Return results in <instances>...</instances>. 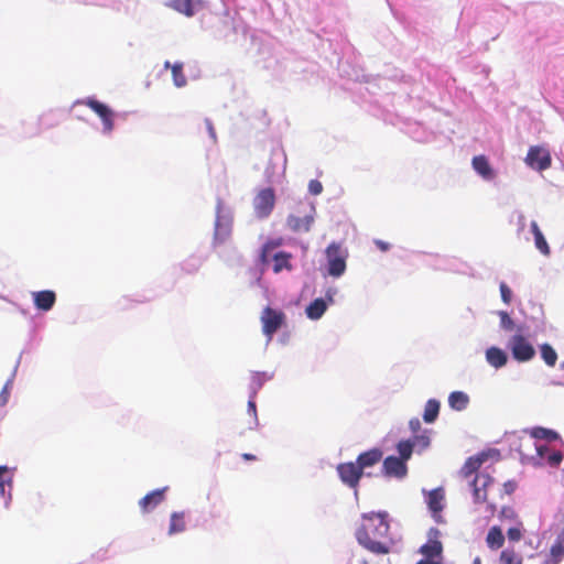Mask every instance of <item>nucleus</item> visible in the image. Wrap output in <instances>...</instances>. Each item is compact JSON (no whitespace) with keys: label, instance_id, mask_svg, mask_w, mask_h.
<instances>
[{"label":"nucleus","instance_id":"1","mask_svg":"<svg viewBox=\"0 0 564 564\" xmlns=\"http://www.w3.org/2000/svg\"><path fill=\"white\" fill-rule=\"evenodd\" d=\"M390 524L386 512H370L362 514V523L355 535L358 543L367 551L384 555L391 551L393 540L389 538Z\"/></svg>","mask_w":564,"mask_h":564},{"label":"nucleus","instance_id":"2","mask_svg":"<svg viewBox=\"0 0 564 564\" xmlns=\"http://www.w3.org/2000/svg\"><path fill=\"white\" fill-rule=\"evenodd\" d=\"M325 254L328 264V274L335 278L343 275L346 271L347 250L344 249L339 242H332L326 248Z\"/></svg>","mask_w":564,"mask_h":564},{"label":"nucleus","instance_id":"3","mask_svg":"<svg viewBox=\"0 0 564 564\" xmlns=\"http://www.w3.org/2000/svg\"><path fill=\"white\" fill-rule=\"evenodd\" d=\"M301 209L299 210L302 215H290L286 219L288 227L293 232H307L315 218V206L311 203H301Z\"/></svg>","mask_w":564,"mask_h":564},{"label":"nucleus","instance_id":"4","mask_svg":"<svg viewBox=\"0 0 564 564\" xmlns=\"http://www.w3.org/2000/svg\"><path fill=\"white\" fill-rule=\"evenodd\" d=\"M260 321L262 324L263 334L268 340H271L273 335L285 323V314L280 310L265 306L261 312Z\"/></svg>","mask_w":564,"mask_h":564},{"label":"nucleus","instance_id":"5","mask_svg":"<svg viewBox=\"0 0 564 564\" xmlns=\"http://www.w3.org/2000/svg\"><path fill=\"white\" fill-rule=\"evenodd\" d=\"M275 205V194L271 187L262 188L253 198V209L258 218H267Z\"/></svg>","mask_w":564,"mask_h":564},{"label":"nucleus","instance_id":"6","mask_svg":"<svg viewBox=\"0 0 564 564\" xmlns=\"http://www.w3.org/2000/svg\"><path fill=\"white\" fill-rule=\"evenodd\" d=\"M336 470L341 482L354 489L357 495L359 481L364 475L358 464L354 462L341 463Z\"/></svg>","mask_w":564,"mask_h":564},{"label":"nucleus","instance_id":"7","mask_svg":"<svg viewBox=\"0 0 564 564\" xmlns=\"http://www.w3.org/2000/svg\"><path fill=\"white\" fill-rule=\"evenodd\" d=\"M419 552L429 560H442L443 543L441 541V531L436 528H431L427 531V541L424 543Z\"/></svg>","mask_w":564,"mask_h":564},{"label":"nucleus","instance_id":"8","mask_svg":"<svg viewBox=\"0 0 564 564\" xmlns=\"http://www.w3.org/2000/svg\"><path fill=\"white\" fill-rule=\"evenodd\" d=\"M508 347L511 350L513 358L520 362L529 361L535 355L534 347L522 335L512 336Z\"/></svg>","mask_w":564,"mask_h":564},{"label":"nucleus","instance_id":"9","mask_svg":"<svg viewBox=\"0 0 564 564\" xmlns=\"http://www.w3.org/2000/svg\"><path fill=\"white\" fill-rule=\"evenodd\" d=\"M525 162L534 170L544 171L551 166L552 159L549 150L535 145L529 149Z\"/></svg>","mask_w":564,"mask_h":564},{"label":"nucleus","instance_id":"10","mask_svg":"<svg viewBox=\"0 0 564 564\" xmlns=\"http://www.w3.org/2000/svg\"><path fill=\"white\" fill-rule=\"evenodd\" d=\"M445 492L443 488H435L427 494L426 503L437 523H443L442 511L444 509Z\"/></svg>","mask_w":564,"mask_h":564},{"label":"nucleus","instance_id":"11","mask_svg":"<svg viewBox=\"0 0 564 564\" xmlns=\"http://www.w3.org/2000/svg\"><path fill=\"white\" fill-rule=\"evenodd\" d=\"M85 105L88 106L93 111H95L100 117L104 124V131L106 133H110L113 130L112 110L105 104L93 98H88L85 101Z\"/></svg>","mask_w":564,"mask_h":564},{"label":"nucleus","instance_id":"12","mask_svg":"<svg viewBox=\"0 0 564 564\" xmlns=\"http://www.w3.org/2000/svg\"><path fill=\"white\" fill-rule=\"evenodd\" d=\"M85 105L88 106L93 111H95L100 117L104 124V131L106 133H110L113 130L112 110L105 104L93 98H88L85 101Z\"/></svg>","mask_w":564,"mask_h":564},{"label":"nucleus","instance_id":"13","mask_svg":"<svg viewBox=\"0 0 564 564\" xmlns=\"http://www.w3.org/2000/svg\"><path fill=\"white\" fill-rule=\"evenodd\" d=\"M383 474L388 477L403 478L408 473V467L403 459L395 456H388L382 465Z\"/></svg>","mask_w":564,"mask_h":564},{"label":"nucleus","instance_id":"14","mask_svg":"<svg viewBox=\"0 0 564 564\" xmlns=\"http://www.w3.org/2000/svg\"><path fill=\"white\" fill-rule=\"evenodd\" d=\"M166 6L186 17H193L204 7V2L202 0H169Z\"/></svg>","mask_w":564,"mask_h":564},{"label":"nucleus","instance_id":"15","mask_svg":"<svg viewBox=\"0 0 564 564\" xmlns=\"http://www.w3.org/2000/svg\"><path fill=\"white\" fill-rule=\"evenodd\" d=\"M167 487L162 489H155L148 495H145L140 501L139 506L143 512H150L154 508H156L165 498V491Z\"/></svg>","mask_w":564,"mask_h":564},{"label":"nucleus","instance_id":"16","mask_svg":"<svg viewBox=\"0 0 564 564\" xmlns=\"http://www.w3.org/2000/svg\"><path fill=\"white\" fill-rule=\"evenodd\" d=\"M32 296L35 307L45 312L50 311L56 302V294L51 290L33 292Z\"/></svg>","mask_w":564,"mask_h":564},{"label":"nucleus","instance_id":"17","mask_svg":"<svg viewBox=\"0 0 564 564\" xmlns=\"http://www.w3.org/2000/svg\"><path fill=\"white\" fill-rule=\"evenodd\" d=\"M383 453L379 448H371L358 455L356 463L360 467L361 471L368 467H372L382 459Z\"/></svg>","mask_w":564,"mask_h":564},{"label":"nucleus","instance_id":"18","mask_svg":"<svg viewBox=\"0 0 564 564\" xmlns=\"http://www.w3.org/2000/svg\"><path fill=\"white\" fill-rule=\"evenodd\" d=\"M491 485V479L487 475H476L473 487H474V497L477 502H482L487 500L488 490L487 487Z\"/></svg>","mask_w":564,"mask_h":564},{"label":"nucleus","instance_id":"19","mask_svg":"<svg viewBox=\"0 0 564 564\" xmlns=\"http://www.w3.org/2000/svg\"><path fill=\"white\" fill-rule=\"evenodd\" d=\"M530 228H531V232L533 234V237H534V245H535L536 249L542 254L550 256L551 250H550L549 243H547L543 232L541 231L538 223L534 220L531 221Z\"/></svg>","mask_w":564,"mask_h":564},{"label":"nucleus","instance_id":"20","mask_svg":"<svg viewBox=\"0 0 564 564\" xmlns=\"http://www.w3.org/2000/svg\"><path fill=\"white\" fill-rule=\"evenodd\" d=\"M487 459V454L486 453H482L480 455H477V456H473V457H469L464 466L462 467V475L465 477V478H468L470 477L475 471H477L479 469V467L481 466V464Z\"/></svg>","mask_w":564,"mask_h":564},{"label":"nucleus","instance_id":"21","mask_svg":"<svg viewBox=\"0 0 564 564\" xmlns=\"http://www.w3.org/2000/svg\"><path fill=\"white\" fill-rule=\"evenodd\" d=\"M327 308V304L323 299H315L307 307L306 315L311 319H318L323 316Z\"/></svg>","mask_w":564,"mask_h":564},{"label":"nucleus","instance_id":"22","mask_svg":"<svg viewBox=\"0 0 564 564\" xmlns=\"http://www.w3.org/2000/svg\"><path fill=\"white\" fill-rule=\"evenodd\" d=\"M185 514L184 512H173L170 519L169 534L181 533L185 530Z\"/></svg>","mask_w":564,"mask_h":564},{"label":"nucleus","instance_id":"23","mask_svg":"<svg viewBox=\"0 0 564 564\" xmlns=\"http://www.w3.org/2000/svg\"><path fill=\"white\" fill-rule=\"evenodd\" d=\"M530 436L536 440H546L549 442L557 441L560 435L557 432L545 429L542 426H536L530 430Z\"/></svg>","mask_w":564,"mask_h":564},{"label":"nucleus","instance_id":"24","mask_svg":"<svg viewBox=\"0 0 564 564\" xmlns=\"http://www.w3.org/2000/svg\"><path fill=\"white\" fill-rule=\"evenodd\" d=\"M165 68H171L172 70V77L175 86L183 87L186 85L187 80L183 73V64L182 63H174L173 65L170 64V62H165L164 64Z\"/></svg>","mask_w":564,"mask_h":564},{"label":"nucleus","instance_id":"25","mask_svg":"<svg viewBox=\"0 0 564 564\" xmlns=\"http://www.w3.org/2000/svg\"><path fill=\"white\" fill-rule=\"evenodd\" d=\"M468 402V395L462 391L452 392L448 397L449 406L457 411L466 409Z\"/></svg>","mask_w":564,"mask_h":564},{"label":"nucleus","instance_id":"26","mask_svg":"<svg viewBox=\"0 0 564 564\" xmlns=\"http://www.w3.org/2000/svg\"><path fill=\"white\" fill-rule=\"evenodd\" d=\"M440 413V402L435 399H430L425 403L423 420L426 423H433Z\"/></svg>","mask_w":564,"mask_h":564},{"label":"nucleus","instance_id":"27","mask_svg":"<svg viewBox=\"0 0 564 564\" xmlns=\"http://www.w3.org/2000/svg\"><path fill=\"white\" fill-rule=\"evenodd\" d=\"M291 254L286 252H276L273 256V271L275 273L281 272L283 269L290 270L292 268L290 263Z\"/></svg>","mask_w":564,"mask_h":564},{"label":"nucleus","instance_id":"28","mask_svg":"<svg viewBox=\"0 0 564 564\" xmlns=\"http://www.w3.org/2000/svg\"><path fill=\"white\" fill-rule=\"evenodd\" d=\"M541 357L549 367H554L557 361V354L549 344H543L540 347Z\"/></svg>","mask_w":564,"mask_h":564},{"label":"nucleus","instance_id":"29","mask_svg":"<svg viewBox=\"0 0 564 564\" xmlns=\"http://www.w3.org/2000/svg\"><path fill=\"white\" fill-rule=\"evenodd\" d=\"M474 169L482 176L487 177L490 175V166L487 159L482 155L475 156L473 159Z\"/></svg>","mask_w":564,"mask_h":564},{"label":"nucleus","instance_id":"30","mask_svg":"<svg viewBox=\"0 0 564 564\" xmlns=\"http://www.w3.org/2000/svg\"><path fill=\"white\" fill-rule=\"evenodd\" d=\"M522 528L523 524L521 521H516L510 523V527L507 529V536L511 542H518L522 539Z\"/></svg>","mask_w":564,"mask_h":564},{"label":"nucleus","instance_id":"31","mask_svg":"<svg viewBox=\"0 0 564 564\" xmlns=\"http://www.w3.org/2000/svg\"><path fill=\"white\" fill-rule=\"evenodd\" d=\"M413 446H414V444L410 441L399 442L397 445V449L400 454V457H398V458L403 459V462H406L412 455Z\"/></svg>","mask_w":564,"mask_h":564},{"label":"nucleus","instance_id":"32","mask_svg":"<svg viewBox=\"0 0 564 564\" xmlns=\"http://www.w3.org/2000/svg\"><path fill=\"white\" fill-rule=\"evenodd\" d=\"M500 564H522V558L514 551L506 550L500 554Z\"/></svg>","mask_w":564,"mask_h":564},{"label":"nucleus","instance_id":"33","mask_svg":"<svg viewBox=\"0 0 564 564\" xmlns=\"http://www.w3.org/2000/svg\"><path fill=\"white\" fill-rule=\"evenodd\" d=\"M563 460V454L560 451H551L544 458V462L551 467H557Z\"/></svg>","mask_w":564,"mask_h":564},{"label":"nucleus","instance_id":"34","mask_svg":"<svg viewBox=\"0 0 564 564\" xmlns=\"http://www.w3.org/2000/svg\"><path fill=\"white\" fill-rule=\"evenodd\" d=\"M506 441L514 446V451H517L520 455H524L522 445L523 438L519 436L517 433H511L506 435Z\"/></svg>","mask_w":564,"mask_h":564},{"label":"nucleus","instance_id":"35","mask_svg":"<svg viewBox=\"0 0 564 564\" xmlns=\"http://www.w3.org/2000/svg\"><path fill=\"white\" fill-rule=\"evenodd\" d=\"M279 246H280L279 241H268L267 243L263 245V247L261 249V254H260L262 263L268 262L271 251Z\"/></svg>","mask_w":564,"mask_h":564},{"label":"nucleus","instance_id":"36","mask_svg":"<svg viewBox=\"0 0 564 564\" xmlns=\"http://www.w3.org/2000/svg\"><path fill=\"white\" fill-rule=\"evenodd\" d=\"M500 518H501V521H509L510 523L520 521L518 519L517 512L511 507H503L500 511Z\"/></svg>","mask_w":564,"mask_h":564},{"label":"nucleus","instance_id":"37","mask_svg":"<svg viewBox=\"0 0 564 564\" xmlns=\"http://www.w3.org/2000/svg\"><path fill=\"white\" fill-rule=\"evenodd\" d=\"M500 317V326L507 330H513L514 328V322L509 316V314L505 311H501L498 313Z\"/></svg>","mask_w":564,"mask_h":564},{"label":"nucleus","instance_id":"38","mask_svg":"<svg viewBox=\"0 0 564 564\" xmlns=\"http://www.w3.org/2000/svg\"><path fill=\"white\" fill-rule=\"evenodd\" d=\"M499 289L502 302L510 304L512 300V291L510 288L506 283L501 282Z\"/></svg>","mask_w":564,"mask_h":564},{"label":"nucleus","instance_id":"39","mask_svg":"<svg viewBox=\"0 0 564 564\" xmlns=\"http://www.w3.org/2000/svg\"><path fill=\"white\" fill-rule=\"evenodd\" d=\"M248 413L252 417L253 425H258L257 405L254 401V394L250 397L248 401Z\"/></svg>","mask_w":564,"mask_h":564},{"label":"nucleus","instance_id":"40","mask_svg":"<svg viewBox=\"0 0 564 564\" xmlns=\"http://www.w3.org/2000/svg\"><path fill=\"white\" fill-rule=\"evenodd\" d=\"M308 191L312 195H319L323 192V185L317 180H312L308 183Z\"/></svg>","mask_w":564,"mask_h":564},{"label":"nucleus","instance_id":"41","mask_svg":"<svg viewBox=\"0 0 564 564\" xmlns=\"http://www.w3.org/2000/svg\"><path fill=\"white\" fill-rule=\"evenodd\" d=\"M507 355L503 350L496 348V368L502 367L507 362Z\"/></svg>","mask_w":564,"mask_h":564},{"label":"nucleus","instance_id":"42","mask_svg":"<svg viewBox=\"0 0 564 564\" xmlns=\"http://www.w3.org/2000/svg\"><path fill=\"white\" fill-rule=\"evenodd\" d=\"M414 440L413 444L421 448H426L430 445V437L426 434L415 435Z\"/></svg>","mask_w":564,"mask_h":564},{"label":"nucleus","instance_id":"43","mask_svg":"<svg viewBox=\"0 0 564 564\" xmlns=\"http://www.w3.org/2000/svg\"><path fill=\"white\" fill-rule=\"evenodd\" d=\"M551 554L553 557H561L564 554V546L555 541V543L551 547Z\"/></svg>","mask_w":564,"mask_h":564},{"label":"nucleus","instance_id":"44","mask_svg":"<svg viewBox=\"0 0 564 564\" xmlns=\"http://www.w3.org/2000/svg\"><path fill=\"white\" fill-rule=\"evenodd\" d=\"M518 485L514 480H509L507 482L503 484V492L506 495H511L514 492V490L517 489Z\"/></svg>","mask_w":564,"mask_h":564},{"label":"nucleus","instance_id":"45","mask_svg":"<svg viewBox=\"0 0 564 564\" xmlns=\"http://www.w3.org/2000/svg\"><path fill=\"white\" fill-rule=\"evenodd\" d=\"M505 543V535L500 528L496 527V549H500Z\"/></svg>","mask_w":564,"mask_h":564},{"label":"nucleus","instance_id":"46","mask_svg":"<svg viewBox=\"0 0 564 564\" xmlns=\"http://www.w3.org/2000/svg\"><path fill=\"white\" fill-rule=\"evenodd\" d=\"M535 449H536V453H538V456L544 460V458L546 457V455L550 453V448L545 445H536L535 446Z\"/></svg>","mask_w":564,"mask_h":564},{"label":"nucleus","instance_id":"47","mask_svg":"<svg viewBox=\"0 0 564 564\" xmlns=\"http://www.w3.org/2000/svg\"><path fill=\"white\" fill-rule=\"evenodd\" d=\"M409 425L413 433H417L421 430V422L416 417L410 420Z\"/></svg>","mask_w":564,"mask_h":564},{"label":"nucleus","instance_id":"48","mask_svg":"<svg viewBox=\"0 0 564 564\" xmlns=\"http://www.w3.org/2000/svg\"><path fill=\"white\" fill-rule=\"evenodd\" d=\"M6 485H8L10 488L12 487V478L11 477H8L4 480H0V495L1 496H4Z\"/></svg>","mask_w":564,"mask_h":564},{"label":"nucleus","instance_id":"49","mask_svg":"<svg viewBox=\"0 0 564 564\" xmlns=\"http://www.w3.org/2000/svg\"><path fill=\"white\" fill-rule=\"evenodd\" d=\"M375 243L381 251H388L390 249V245L386 241L376 240Z\"/></svg>","mask_w":564,"mask_h":564},{"label":"nucleus","instance_id":"50","mask_svg":"<svg viewBox=\"0 0 564 564\" xmlns=\"http://www.w3.org/2000/svg\"><path fill=\"white\" fill-rule=\"evenodd\" d=\"M486 358L490 365H494V346L486 350Z\"/></svg>","mask_w":564,"mask_h":564},{"label":"nucleus","instance_id":"51","mask_svg":"<svg viewBox=\"0 0 564 564\" xmlns=\"http://www.w3.org/2000/svg\"><path fill=\"white\" fill-rule=\"evenodd\" d=\"M486 541L488 543V545L490 547H494V528H491L488 533H487V538H486Z\"/></svg>","mask_w":564,"mask_h":564},{"label":"nucleus","instance_id":"52","mask_svg":"<svg viewBox=\"0 0 564 564\" xmlns=\"http://www.w3.org/2000/svg\"><path fill=\"white\" fill-rule=\"evenodd\" d=\"M416 564H444V563H442L440 560L424 558V560H420Z\"/></svg>","mask_w":564,"mask_h":564},{"label":"nucleus","instance_id":"53","mask_svg":"<svg viewBox=\"0 0 564 564\" xmlns=\"http://www.w3.org/2000/svg\"><path fill=\"white\" fill-rule=\"evenodd\" d=\"M8 401V392L6 389L0 393V405H4Z\"/></svg>","mask_w":564,"mask_h":564},{"label":"nucleus","instance_id":"54","mask_svg":"<svg viewBox=\"0 0 564 564\" xmlns=\"http://www.w3.org/2000/svg\"><path fill=\"white\" fill-rule=\"evenodd\" d=\"M8 474V467L7 466H0V480H4V475Z\"/></svg>","mask_w":564,"mask_h":564},{"label":"nucleus","instance_id":"55","mask_svg":"<svg viewBox=\"0 0 564 564\" xmlns=\"http://www.w3.org/2000/svg\"><path fill=\"white\" fill-rule=\"evenodd\" d=\"M242 458L245 460H256L257 459V457L253 454H249V453L242 454Z\"/></svg>","mask_w":564,"mask_h":564},{"label":"nucleus","instance_id":"56","mask_svg":"<svg viewBox=\"0 0 564 564\" xmlns=\"http://www.w3.org/2000/svg\"><path fill=\"white\" fill-rule=\"evenodd\" d=\"M556 541L560 542L564 546V529L557 535Z\"/></svg>","mask_w":564,"mask_h":564},{"label":"nucleus","instance_id":"57","mask_svg":"<svg viewBox=\"0 0 564 564\" xmlns=\"http://www.w3.org/2000/svg\"><path fill=\"white\" fill-rule=\"evenodd\" d=\"M473 564H481L480 558H479V557H476V558L474 560Z\"/></svg>","mask_w":564,"mask_h":564},{"label":"nucleus","instance_id":"58","mask_svg":"<svg viewBox=\"0 0 564 564\" xmlns=\"http://www.w3.org/2000/svg\"><path fill=\"white\" fill-rule=\"evenodd\" d=\"M562 367L564 368V362H563Z\"/></svg>","mask_w":564,"mask_h":564}]
</instances>
